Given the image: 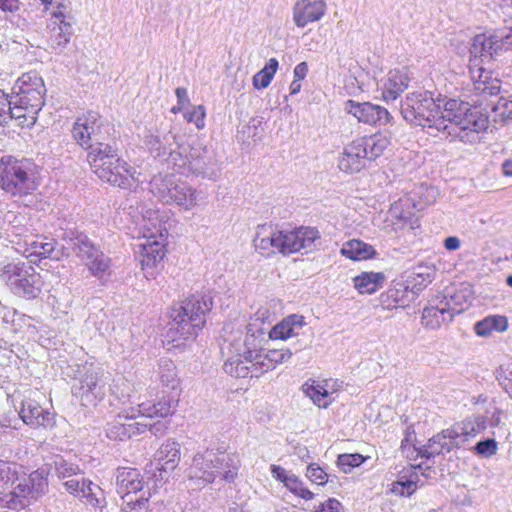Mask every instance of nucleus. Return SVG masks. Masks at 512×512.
Segmentation results:
<instances>
[{"mask_svg":"<svg viewBox=\"0 0 512 512\" xmlns=\"http://www.w3.org/2000/svg\"><path fill=\"white\" fill-rule=\"evenodd\" d=\"M400 112L412 125L446 132L462 142H477L479 133L487 127V118L477 107L457 99L434 98L429 91L407 94Z\"/></svg>","mask_w":512,"mask_h":512,"instance_id":"1","label":"nucleus"},{"mask_svg":"<svg viewBox=\"0 0 512 512\" xmlns=\"http://www.w3.org/2000/svg\"><path fill=\"white\" fill-rule=\"evenodd\" d=\"M266 332L255 323H249L245 330L224 327L221 353L226 357L223 368L236 378L258 377L253 364L262 358Z\"/></svg>","mask_w":512,"mask_h":512,"instance_id":"2","label":"nucleus"},{"mask_svg":"<svg viewBox=\"0 0 512 512\" xmlns=\"http://www.w3.org/2000/svg\"><path fill=\"white\" fill-rule=\"evenodd\" d=\"M512 49V26L495 33L478 34L473 38L470 47L469 72L473 82V91L483 99L498 96L500 80L493 78L480 63L492 60L502 51Z\"/></svg>","mask_w":512,"mask_h":512,"instance_id":"3","label":"nucleus"},{"mask_svg":"<svg viewBox=\"0 0 512 512\" xmlns=\"http://www.w3.org/2000/svg\"><path fill=\"white\" fill-rule=\"evenodd\" d=\"M21 467L14 462L0 460V488H9L6 493H0V507L11 510H22L48 491L47 472L38 469L27 477H19Z\"/></svg>","mask_w":512,"mask_h":512,"instance_id":"4","label":"nucleus"},{"mask_svg":"<svg viewBox=\"0 0 512 512\" xmlns=\"http://www.w3.org/2000/svg\"><path fill=\"white\" fill-rule=\"evenodd\" d=\"M213 299L210 294L197 293L185 299L170 312V333L175 331L180 339L197 336L206 323V315L211 311Z\"/></svg>","mask_w":512,"mask_h":512,"instance_id":"5","label":"nucleus"},{"mask_svg":"<svg viewBox=\"0 0 512 512\" xmlns=\"http://www.w3.org/2000/svg\"><path fill=\"white\" fill-rule=\"evenodd\" d=\"M36 165L27 158L5 156L0 160V187L14 197L32 194L38 188Z\"/></svg>","mask_w":512,"mask_h":512,"instance_id":"6","label":"nucleus"},{"mask_svg":"<svg viewBox=\"0 0 512 512\" xmlns=\"http://www.w3.org/2000/svg\"><path fill=\"white\" fill-rule=\"evenodd\" d=\"M180 151L172 155L174 171L185 176L201 175L209 179L217 177L218 167L213 150L201 146H180Z\"/></svg>","mask_w":512,"mask_h":512,"instance_id":"7","label":"nucleus"},{"mask_svg":"<svg viewBox=\"0 0 512 512\" xmlns=\"http://www.w3.org/2000/svg\"><path fill=\"white\" fill-rule=\"evenodd\" d=\"M100 367L94 363L77 364L74 369L73 395L85 407L96 406L105 396V382Z\"/></svg>","mask_w":512,"mask_h":512,"instance_id":"8","label":"nucleus"},{"mask_svg":"<svg viewBox=\"0 0 512 512\" xmlns=\"http://www.w3.org/2000/svg\"><path fill=\"white\" fill-rule=\"evenodd\" d=\"M63 241L67 244L69 252L73 251L93 276L101 278L109 270L110 258L86 234L77 231L66 232Z\"/></svg>","mask_w":512,"mask_h":512,"instance_id":"9","label":"nucleus"},{"mask_svg":"<svg viewBox=\"0 0 512 512\" xmlns=\"http://www.w3.org/2000/svg\"><path fill=\"white\" fill-rule=\"evenodd\" d=\"M10 290L17 296L34 299L41 292V277L25 262L6 264L0 275Z\"/></svg>","mask_w":512,"mask_h":512,"instance_id":"10","label":"nucleus"},{"mask_svg":"<svg viewBox=\"0 0 512 512\" xmlns=\"http://www.w3.org/2000/svg\"><path fill=\"white\" fill-rule=\"evenodd\" d=\"M151 191L163 203L175 204L185 210L197 204V190L186 182L175 180L171 175L154 177L151 180Z\"/></svg>","mask_w":512,"mask_h":512,"instance_id":"11","label":"nucleus"},{"mask_svg":"<svg viewBox=\"0 0 512 512\" xmlns=\"http://www.w3.org/2000/svg\"><path fill=\"white\" fill-rule=\"evenodd\" d=\"M112 130L97 112L89 111L76 119L71 135L75 142L85 149L98 141L106 140Z\"/></svg>","mask_w":512,"mask_h":512,"instance_id":"12","label":"nucleus"},{"mask_svg":"<svg viewBox=\"0 0 512 512\" xmlns=\"http://www.w3.org/2000/svg\"><path fill=\"white\" fill-rule=\"evenodd\" d=\"M277 252L283 255L296 253L302 249L310 251L319 238L315 228L300 227L291 231L276 230Z\"/></svg>","mask_w":512,"mask_h":512,"instance_id":"13","label":"nucleus"},{"mask_svg":"<svg viewBox=\"0 0 512 512\" xmlns=\"http://www.w3.org/2000/svg\"><path fill=\"white\" fill-rule=\"evenodd\" d=\"M106 140L98 141L91 146L85 148L88 151L87 161L97 176L111 177L109 171H107L108 165L113 164L114 161L118 162L119 149L115 138L112 133L108 135Z\"/></svg>","mask_w":512,"mask_h":512,"instance_id":"14","label":"nucleus"},{"mask_svg":"<svg viewBox=\"0 0 512 512\" xmlns=\"http://www.w3.org/2000/svg\"><path fill=\"white\" fill-rule=\"evenodd\" d=\"M147 430V424L138 421L134 413L121 412L106 424V436L113 441H126Z\"/></svg>","mask_w":512,"mask_h":512,"instance_id":"15","label":"nucleus"},{"mask_svg":"<svg viewBox=\"0 0 512 512\" xmlns=\"http://www.w3.org/2000/svg\"><path fill=\"white\" fill-rule=\"evenodd\" d=\"M145 144L155 158L166 161L172 169H174V160L171 159L172 155L180 151V146H184L171 131H157L156 134H150L146 137Z\"/></svg>","mask_w":512,"mask_h":512,"instance_id":"16","label":"nucleus"},{"mask_svg":"<svg viewBox=\"0 0 512 512\" xmlns=\"http://www.w3.org/2000/svg\"><path fill=\"white\" fill-rule=\"evenodd\" d=\"M73 25L62 11H56L52 14L47 24V41L49 47L57 54L63 52L70 38L73 35Z\"/></svg>","mask_w":512,"mask_h":512,"instance_id":"17","label":"nucleus"},{"mask_svg":"<svg viewBox=\"0 0 512 512\" xmlns=\"http://www.w3.org/2000/svg\"><path fill=\"white\" fill-rule=\"evenodd\" d=\"M345 111L353 115L359 122L369 125H386L391 121V115L387 109L370 102H356L348 100L345 102Z\"/></svg>","mask_w":512,"mask_h":512,"instance_id":"18","label":"nucleus"},{"mask_svg":"<svg viewBox=\"0 0 512 512\" xmlns=\"http://www.w3.org/2000/svg\"><path fill=\"white\" fill-rule=\"evenodd\" d=\"M28 252L27 258L30 262H36L37 259H46L59 261L63 258L69 257V248L67 244L59 245L55 239L47 237H38L28 243L25 250Z\"/></svg>","mask_w":512,"mask_h":512,"instance_id":"19","label":"nucleus"},{"mask_svg":"<svg viewBox=\"0 0 512 512\" xmlns=\"http://www.w3.org/2000/svg\"><path fill=\"white\" fill-rule=\"evenodd\" d=\"M216 456L214 450H206L204 453H197L189 468L190 479L202 480L205 483H212L217 477Z\"/></svg>","mask_w":512,"mask_h":512,"instance_id":"20","label":"nucleus"},{"mask_svg":"<svg viewBox=\"0 0 512 512\" xmlns=\"http://www.w3.org/2000/svg\"><path fill=\"white\" fill-rule=\"evenodd\" d=\"M107 165L106 168L111 177L109 175L107 177L98 176L101 180L123 189H131L139 182L138 177L135 176L136 170L123 161L121 157H118V162L114 161L113 164Z\"/></svg>","mask_w":512,"mask_h":512,"instance_id":"21","label":"nucleus"},{"mask_svg":"<svg viewBox=\"0 0 512 512\" xmlns=\"http://www.w3.org/2000/svg\"><path fill=\"white\" fill-rule=\"evenodd\" d=\"M326 8L323 0H298L293 7V21L297 27L304 28L308 23L320 20Z\"/></svg>","mask_w":512,"mask_h":512,"instance_id":"22","label":"nucleus"},{"mask_svg":"<svg viewBox=\"0 0 512 512\" xmlns=\"http://www.w3.org/2000/svg\"><path fill=\"white\" fill-rule=\"evenodd\" d=\"M368 161L367 151L360 140L356 139L344 148L338 167L341 171L352 174L363 169Z\"/></svg>","mask_w":512,"mask_h":512,"instance_id":"23","label":"nucleus"},{"mask_svg":"<svg viewBox=\"0 0 512 512\" xmlns=\"http://www.w3.org/2000/svg\"><path fill=\"white\" fill-rule=\"evenodd\" d=\"M117 493L125 499L130 494L142 491L144 479L139 470L131 467H118L115 472Z\"/></svg>","mask_w":512,"mask_h":512,"instance_id":"24","label":"nucleus"},{"mask_svg":"<svg viewBox=\"0 0 512 512\" xmlns=\"http://www.w3.org/2000/svg\"><path fill=\"white\" fill-rule=\"evenodd\" d=\"M19 415L23 422L31 427H52L54 414L43 409L35 400L25 399L21 403Z\"/></svg>","mask_w":512,"mask_h":512,"instance_id":"25","label":"nucleus"},{"mask_svg":"<svg viewBox=\"0 0 512 512\" xmlns=\"http://www.w3.org/2000/svg\"><path fill=\"white\" fill-rule=\"evenodd\" d=\"M463 308L451 307L448 301L440 302L439 306H431L423 309L421 323L431 330L438 329L443 323L451 322L455 313H460Z\"/></svg>","mask_w":512,"mask_h":512,"instance_id":"26","label":"nucleus"},{"mask_svg":"<svg viewBox=\"0 0 512 512\" xmlns=\"http://www.w3.org/2000/svg\"><path fill=\"white\" fill-rule=\"evenodd\" d=\"M154 461L157 463V469L160 472L168 473L173 471L180 461V444L168 439L156 451Z\"/></svg>","mask_w":512,"mask_h":512,"instance_id":"27","label":"nucleus"},{"mask_svg":"<svg viewBox=\"0 0 512 512\" xmlns=\"http://www.w3.org/2000/svg\"><path fill=\"white\" fill-rule=\"evenodd\" d=\"M154 236L151 234L144 243L139 245L140 250V263L142 268L154 267L159 263L165 256L164 244L165 235L160 233L159 237L161 241L153 239Z\"/></svg>","mask_w":512,"mask_h":512,"instance_id":"28","label":"nucleus"},{"mask_svg":"<svg viewBox=\"0 0 512 512\" xmlns=\"http://www.w3.org/2000/svg\"><path fill=\"white\" fill-rule=\"evenodd\" d=\"M217 476L221 480L231 483L235 480L238 475L241 461L239 455L236 453H227L225 451H215Z\"/></svg>","mask_w":512,"mask_h":512,"instance_id":"29","label":"nucleus"},{"mask_svg":"<svg viewBox=\"0 0 512 512\" xmlns=\"http://www.w3.org/2000/svg\"><path fill=\"white\" fill-rule=\"evenodd\" d=\"M304 325L305 320L302 315H290L270 330L269 338L272 340H286L290 337L297 336L299 334V330Z\"/></svg>","mask_w":512,"mask_h":512,"instance_id":"30","label":"nucleus"},{"mask_svg":"<svg viewBox=\"0 0 512 512\" xmlns=\"http://www.w3.org/2000/svg\"><path fill=\"white\" fill-rule=\"evenodd\" d=\"M410 78L405 68L402 70L390 71L383 97L386 101L395 100L409 86Z\"/></svg>","mask_w":512,"mask_h":512,"instance_id":"31","label":"nucleus"},{"mask_svg":"<svg viewBox=\"0 0 512 512\" xmlns=\"http://www.w3.org/2000/svg\"><path fill=\"white\" fill-rule=\"evenodd\" d=\"M276 230L270 225H259L253 239L255 250L260 254L269 256L277 251Z\"/></svg>","mask_w":512,"mask_h":512,"instance_id":"32","label":"nucleus"},{"mask_svg":"<svg viewBox=\"0 0 512 512\" xmlns=\"http://www.w3.org/2000/svg\"><path fill=\"white\" fill-rule=\"evenodd\" d=\"M45 93L46 91L31 90V88L18 91L19 103L28 110L27 115L30 118V123L36 122V116L44 105Z\"/></svg>","mask_w":512,"mask_h":512,"instance_id":"33","label":"nucleus"},{"mask_svg":"<svg viewBox=\"0 0 512 512\" xmlns=\"http://www.w3.org/2000/svg\"><path fill=\"white\" fill-rule=\"evenodd\" d=\"M292 351L290 349H270L261 359H258L255 364H253L254 368H256V372L258 373V377L269 370L275 368L277 364H281L287 362L291 356Z\"/></svg>","mask_w":512,"mask_h":512,"instance_id":"34","label":"nucleus"},{"mask_svg":"<svg viewBox=\"0 0 512 512\" xmlns=\"http://www.w3.org/2000/svg\"><path fill=\"white\" fill-rule=\"evenodd\" d=\"M435 276L433 268L428 266H418L407 276L406 283H404L413 296L417 295L420 291L430 284Z\"/></svg>","mask_w":512,"mask_h":512,"instance_id":"35","label":"nucleus"},{"mask_svg":"<svg viewBox=\"0 0 512 512\" xmlns=\"http://www.w3.org/2000/svg\"><path fill=\"white\" fill-rule=\"evenodd\" d=\"M353 281L359 293L372 294L383 286L385 275L382 272H362Z\"/></svg>","mask_w":512,"mask_h":512,"instance_id":"36","label":"nucleus"},{"mask_svg":"<svg viewBox=\"0 0 512 512\" xmlns=\"http://www.w3.org/2000/svg\"><path fill=\"white\" fill-rule=\"evenodd\" d=\"M341 254L351 260L358 261L374 257L376 251L371 245L353 239L343 244Z\"/></svg>","mask_w":512,"mask_h":512,"instance_id":"37","label":"nucleus"},{"mask_svg":"<svg viewBox=\"0 0 512 512\" xmlns=\"http://www.w3.org/2000/svg\"><path fill=\"white\" fill-rule=\"evenodd\" d=\"M486 108L491 109V115H485L480 110H478L483 116L487 119L492 117L494 122H503L506 123L512 120V100H509L503 96L498 97L496 102L490 101L487 103ZM489 120H487V123ZM488 126L484 129L486 130Z\"/></svg>","mask_w":512,"mask_h":512,"instance_id":"38","label":"nucleus"},{"mask_svg":"<svg viewBox=\"0 0 512 512\" xmlns=\"http://www.w3.org/2000/svg\"><path fill=\"white\" fill-rule=\"evenodd\" d=\"M508 327V321L505 316L491 315L483 320L476 322L474 326L475 333L481 337L491 335L493 331L504 332Z\"/></svg>","mask_w":512,"mask_h":512,"instance_id":"39","label":"nucleus"},{"mask_svg":"<svg viewBox=\"0 0 512 512\" xmlns=\"http://www.w3.org/2000/svg\"><path fill=\"white\" fill-rule=\"evenodd\" d=\"M80 499H85V503L94 508H103L106 504L104 491L100 486L94 484L91 480L86 479L83 487L79 491Z\"/></svg>","mask_w":512,"mask_h":512,"instance_id":"40","label":"nucleus"},{"mask_svg":"<svg viewBox=\"0 0 512 512\" xmlns=\"http://www.w3.org/2000/svg\"><path fill=\"white\" fill-rule=\"evenodd\" d=\"M80 499H85V503L94 508H103L106 504L104 491L100 486L94 484L91 480L86 479L83 487L79 491Z\"/></svg>","mask_w":512,"mask_h":512,"instance_id":"41","label":"nucleus"},{"mask_svg":"<svg viewBox=\"0 0 512 512\" xmlns=\"http://www.w3.org/2000/svg\"><path fill=\"white\" fill-rule=\"evenodd\" d=\"M80 499H85V503L94 508H103L106 504L104 491L100 486L94 484L91 480L86 479L83 487L79 491Z\"/></svg>","mask_w":512,"mask_h":512,"instance_id":"42","label":"nucleus"},{"mask_svg":"<svg viewBox=\"0 0 512 512\" xmlns=\"http://www.w3.org/2000/svg\"><path fill=\"white\" fill-rule=\"evenodd\" d=\"M358 139L367 151L369 161L375 160L382 155L385 149L390 145V139L383 134H374Z\"/></svg>","mask_w":512,"mask_h":512,"instance_id":"43","label":"nucleus"},{"mask_svg":"<svg viewBox=\"0 0 512 512\" xmlns=\"http://www.w3.org/2000/svg\"><path fill=\"white\" fill-rule=\"evenodd\" d=\"M137 411V419L140 418V421L147 422V419L168 416L171 413V406L168 401H159L157 403L147 402L139 404Z\"/></svg>","mask_w":512,"mask_h":512,"instance_id":"44","label":"nucleus"},{"mask_svg":"<svg viewBox=\"0 0 512 512\" xmlns=\"http://www.w3.org/2000/svg\"><path fill=\"white\" fill-rule=\"evenodd\" d=\"M302 389L313 403L320 408H327L332 402L331 393L315 380L306 382Z\"/></svg>","mask_w":512,"mask_h":512,"instance_id":"45","label":"nucleus"},{"mask_svg":"<svg viewBox=\"0 0 512 512\" xmlns=\"http://www.w3.org/2000/svg\"><path fill=\"white\" fill-rule=\"evenodd\" d=\"M408 292L410 290L404 283H398L381 295V303L386 305L387 308L404 307L406 302L410 301L408 299Z\"/></svg>","mask_w":512,"mask_h":512,"instance_id":"46","label":"nucleus"},{"mask_svg":"<svg viewBox=\"0 0 512 512\" xmlns=\"http://www.w3.org/2000/svg\"><path fill=\"white\" fill-rule=\"evenodd\" d=\"M448 435H452L453 443L456 446H460L470 437L477 435L474 419H466L462 422L455 423L451 428H449Z\"/></svg>","mask_w":512,"mask_h":512,"instance_id":"47","label":"nucleus"},{"mask_svg":"<svg viewBox=\"0 0 512 512\" xmlns=\"http://www.w3.org/2000/svg\"><path fill=\"white\" fill-rule=\"evenodd\" d=\"M159 377L163 385L175 389L178 386L179 379L177 368L172 360L162 358L159 362Z\"/></svg>","mask_w":512,"mask_h":512,"instance_id":"48","label":"nucleus"},{"mask_svg":"<svg viewBox=\"0 0 512 512\" xmlns=\"http://www.w3.org/2000/svg\"><path fill=\"white\" fill-rule=\"evenodd\" d=\"M449 428L442 430L437 435L429 439V447L432 449V454L439 455L443 451L450 452L454 447H457L453 443V436L448 435Z\"/></svg>","mask_w":512,"mask_h":512,"instance_id":"49","label":"nucleus"},{"mask_svg":"<svg viewBox=\"0 0 512 512\" xmlns=\"http://www.w3.org/2000/svg\"><path fill=\"white\" fill-rule=\"evenodd\" d=\"M19 90H31L46 91L43 79L35 71L24 73L17 81Z\"/></svg>","mask_w":512,"mask_h":512,"instance_id":"50","label":"nucleus"},{"mask_svg":"<svg viewBox=\"0 0 512 512\" xmlns=\"http://www.w3.org/2000/svg\"><path fill=\"white\" fill-rule=\"evenodd\" d=\"M28 110L19 103V100L17 102L12 103L8 99V106L6 107V119L7 118H14L18 120H22L21 124H25L27 126L33 125L34 123H30V118L27 115Z\"/></svg>","mask_w":512,"mask_h":512,"instance_id":"51","label":"nucleus"},{"mask_svg":"<svg viewBox=\"0 0 512 512\" xmlns=\"http://www.w3.org/2000/svg\"><path fill=\"white\" fill-rule=\"evenodd\" d=\"M361 454H341L338 456L337 465L344 473H350L355 467L360 466L364 462Z\"/></svg>","mask_w":512,"mask_h":512,"instance_id":"52","label":"nucleus"},{"mask_svg":"<svg viewBox=\"0 0 512 512\" xmlns=\"http://www.w3.org/2000/svg\"><path fill=\"white\" fill-rule=\"evenodd\" d=\"M285 487L296 496L305 500H310L314 497V493L306 488L304 483L296 475H292V477L288 479V483Z\"/></svg>","mask_w":512,"mask_h":512,"instance_id":"53","label":"nucleus"},{"mask_svg":"<svg viewBox=\"0 0 512 512\" xmlns=\"http://www.w3.org/2000/svg\"><path fill=\"white\" fill-rule=\"evenodd\" d=\"M55 473L58 478L66 480L81 474L77 465L68 463L63 459L55 461Z\"/></svg>","mask_w":512,"mask_h":512,"instance_id":"54","label":"nucleus"},{"mask_svg":"<svg viewBox=\"0 0 512 512\" xmlns=\"http://www.w3.org/2000/svg\"><path fill=\"white\" fill-rule=\"evenodd\" d=\"M306 477L312 483L325 485L328 482L329 475L318 464L311 463L307 466Z\"/></svg>","mask_w":512,"mask_h":512,"instance_id":"55","label":"nucleus"},{"mask_svg":"<svg viewBox=\"0 0 512 512\" xmlns=\"http://www.w3.org/2000/svg\"><path fill=\"white\" fill-rule=\"evenodd\" d=\"M121 512H148V497L141 496L126 500Z\"/></svg>","mask_w":512,"mask_h":512,"instance_id":"56","label":"nucleus"},{"mask_svg":"<svg viewBox=\"0 0 512 512\" xmlns=\"http://www.w3.org/2000/svg\"><path fill=\"white\" fill-rule=\"evenodd\" d=\"M474 450L476 454L482 457H491L497 452V442L491 438L479 441L475 445Z\"/></svg>","mask_w":512,"mask_h":512,"instance_id":"57","label":"nucleus"},{"mask_svg":"<svg viewBox=\"0 0 512 512\" xmlns=\"http://www.w3.org/2000/svg\"><path fill=\"white\" fill-rule=\"evenodd\" d=\"M497 378L501 386L512 398V364L501 367Z\"/></svg>","mask_w":512,"mask_h":512,"instance_id":"58","label":"nucleus"},{"mask_svg":"<svg viewBox=\"0 0 512 512\" xmlns=\"http://www.w3.org/2000/svg\"><path fill=\"white\" fill-rule=\"evenodd\" d=\"M205 108L202 105L195 107L191 112L185 114V119L188 122H193L198 129L205 126Z\"/></svg>","mask_w":512,"mask_h":512,"instance_id":"59","label":"nucleus"},{"mask_svg":"<svg viewBox=\"0 0 512 512\" xmlns=\"http://www.w3.org/2000/svg\"><path fill=\"white\" fill-rule=\"evenodd\" d=\"M86 479L83 476H74L64 481L65 489L74 496H79V491L84 485Z\"/></svg>","mask_w":512,"mask_h":512,"instance_id":"60","label":"nucleus"},{"mask_svg":"<svg viewBox=\"0 0 512 512\" xmlns=\"http://www.w3.org/2000/svg\"><path fill=\"white\" fill-rule=\"evenodd\" d=\"M121 383H119V381L114 385L113 389H112V394L123 401V403L126 402V399L129 400L130 399V388L128 386V384L126 383V381L124 379H120Z\"/></svg>","mask_w":512,"mask_h":512,"instance_id":"61","label":"nucleus"},{"mask_svg":"<svg viewBox=\"0 0 512 512\" xmlns=\"http://www.w3.org/2000/svg\"><path fill=\"white\" fill-rule=\"evenodd\" d=\"M341 504L334 498L328 499L325 503H320L316 508V512H340Z\"/></svg>","mask_w":512,"mask_h":512,"instance_id":"62","label":"nucleus"},{"mask_svg":"<svg viewBox=\"0 0 512 512\" xmlns=\"http://www.w3.org/2000/svg\"><path fill=\"white\" fill-rule=\"evenodd\" d=\"M147 424V430H149L156 437H162L166 434L167 425L162 421H156L153 423L145 422Z\"/></svg>","mask_w":512,"mask_h":512,"instance_id":"63","label":"nucleus"},{"mask_svg":"<svg viewBox=\"0 0 512 512\" xmlns=\"http://www.w3.org/2000/svg\"><path fill=\"white\" fill-rule=\"evenodd\" d=\"M271 81L272 79L270 77H268L267 75H265V73H262L260 71L253 76V86L256 89H264L268 87Z\"/></svg>","mask_w":512,"mask_h":512,"instance_id":"64","label":"nucleus"}]
</instances>
